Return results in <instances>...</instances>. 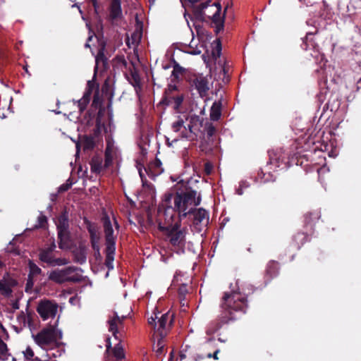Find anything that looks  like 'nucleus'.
<instances>
[{"instance_id":"bf43d9fd","label":"nucleus","mask_w":361,"mask_h":361,"mask_svg":"<svg viewBox=\"0 0 361 361\" xmlns=\"http://www.w3.org/2000/svg\"><path fill=\"white\" fill-rule=\"evenodd\" d=\"M190 137L191 139H194V137H193V136H192V135H191V136H190Z\"/></svg>"},{"instance_id":"a19ab883","label":"nucleus","mask_w":361,"mask_h":361,"mask_svg":"<svg viewBox=\"0 0 361 361\" xmlns=\"http://www.w3.org/2000/svg\"><path fill=\"white\" fill-rule=\"evenodd\" d=\"M183 121L182 120L178 121L177 122L173 124V128L175 131H178L180 128L183 126Z\"/></svg>"},{"instance_id":"13d9d810","label":"nucleus","mask_w":361,"mask_h":361,"mask_svg":"<svg viewBox=\"0 0 361 361\" xmlns=\"http://www.w3.org/2000/svg\"><path fill=\"white\" fill-rule=\"evenodd\" d=\"M80 111H82L84 109V107L80 106Z\"/></svg>"},{"instance_id":"49530a36","label":"nucleus","mask_w":361,"mask_h":361,"mask_svg":"<svg viewBox=\"0 0 361 361\" xmlns=\"http://www.w3.org/2000/svg\"><path fill=\"white\" fill-rule=\"evenodd\" d=\"M204 219H207V220L208 221L209 220V212H207L205 209H204Z\"/></svg>"},{"instance_id":"de8ad7c7","label":"nucleus","mask_w":361,"mask_h":361,"mask_svg":"<svg viewBox=\"0 0 361 361\" xmlns=\"http://www.w3.org/2000/svg\"><path fill=\"white\" fill-rule=\"evenodd\" d=\"M68 189V186L67 185H61V188H60V190L61 191H65Z\"/></svg>"},{"instance_id":"4c0bfd02","label":"nucleus","mask_w":361,"mask_h":361,"mask_svg":"<svg viewBox=\"0 0 361 361\" xmlns=\"http://www.w3.org/2000/svg\"><path fill=\"white\" fill-rule=\"evenodd\" d=\"M23 354L25 359L27 360H32L35 355L33 350L30 346L26 348V349L23 351Z\"/></svg>"},{"instance_id":"9b49d317","label":"nucleus","mask_w":361,"mask_h":361,"mask_svg":"<svg viewBox=\"0 0 361 361\" xmlns=\"http://www.w3.org/2000/svg\"><path fill=\"white\" fill-rule=\"evenodd\" d=\"M269 161L267 162V166L269 169H276L277 168L285 169L287 167L288 161L286 154L281 151H269Z\"/></svg>"},{"instance_id":"c756f323","label":"nucleus","mask_w":361,"mask_h":361,"mask_svg":"<svg viewBox=\"0 0 361 361\" xmlns=\"http://www.w3.org/2000/svg\"><path fill=\"white\" fill-rule=\"evenodd\" d=\"M257 178L260 180L261 183H265L274 181L276 178L270 171L264 172L262 169L261 171L258 172Z\"/></svg>"},{"instance_id":"72a5a7b5","label":"nucleus","mask_w":361,"mask_h":361,"mask_svg":"<svg viewBox=\"0 0 361 361\" xmlns=\"http://www.w3.org/2000/svg\"><path fill=\"white\" fill-rule=\"evenodd\" d=\"M207 132L208 137H212L216 133V127L209 122L204 124V132Z\"/></svg>"},{"instance_id":"ea45409f","label":"nucleus","mask_w":361,"mask_h":361,"mask_svg":"<svg viewBox=\"0 0 361 361\" xmlns=\"http://www.w3.org/2000/svg\"><path fill=\"white\" fill-rule=\"evenodd\" d=\"M8 350L6 344L1 340L0 338V353L1 354H6Z\"/></svg>"},{"instance_id":"a211bd4d","label":"nucleus","mask_w":361,"mask_h":361,"mask_svg":"<svg viewBox=\"0 0 361 361\" xmlns=\"http://www.w3.org/2000/svg\"><path fill=\"white\" fill-rule=\"evenodd\" d=\"M173 283L174 286L178 287V294L180 295H185L188 293L187 286L190 283V279L188 277L185 278L184 274H177L174 276Z\"/></svg>"},{"instance_id":"4be33fe9","label":"nucleus","mask_w":361,"mask_h":361,"mask_svg":"<svg viewBox=\"0 0 361 361\" xmlns=\"http://www.w3.org/2000/svg\"><path fill=\"white\" fill-rule=\"evenodd\" d=\"M107 54L104 45H102L96 56V68L105 70L108 67Z\"/></svg>"},{"instance_id":"1a4fd4ad","label":"nucleus","mask_w":361,"mask_h":361,"mask_svg":"<svg viewBox=\"0 0 361 361\" xmlns=\"http://www.w3.org/2000/svg\"><path fill=\"white\" fill-rule=\"evenodd\" d=\"M58 304L52 300H41L37 307V312L43 320L49 318H54L58 312Z\"/></svg>"},{"instance_id":"6e6d98bb","label":"nucleus","mask_w":361,"mask_h":361,"mask_svg":"<svg viewBox=\"0 0 361 361\" xmlns=\"http://www.w3.org/2000/svg\"><path fill=\"white\" fill-rule=\"evenodd\" d=\"M204 8H207V3L204 2Z\"/></svg>"},{"instance_id":"c9c22d12","label":"nucleus","mask_w":361,"mask_h":361,"mask_svg":"<svg viewBox=\"0 0 361 361\" xmlns=\"http://www.w3.org/2000/svg\"><path fill=\"white\" fill-rule=\"evenodd\" d=\"M66 227H67V219L65 216H61L59 219V222L57 224V228L58 230L60 231L61 229H63V232L66 231Z\"/></svg>"},{"instance_id":"39448f33","label":"nucleus","mask_w":361,"mask_h":361,"mask_svg":"<svg viewBox=\"0 0 361 361\" xmlns=\"http://www.w3.org/2000/svg\"><path fill=\"white\" fill-rule=\"evenodd\" d=\"M196 192L194 191L186 193H177L175 195H169L165 197V202L167 203L171 199L173 200L174 209L179 213H183L185 216L187 213L191 212L192 207L200 204L201 199L199 197L195 200Z\"/></svg>"},{"instance_id":"473e14b6","label":"nucleus","mask_w":361,"mask_h":361,"mask_svg":"<svg viewBox=\"0 0 361 361\" xmlns=\"http://www.w3.org/2000/svg\"><path fill=\"white\" fill-rule=\"evenodd\" d=\"M183 238V234L181 232L176 230H173L169 234V240L171 244L176 245L180 243Z\"/></svg>"},{"instance_id":"9d476101","label":"nucleus","mask_w":361,"mask_h":361,"mask_svg":"<svg viewBox=\"0 0 361 361\" xmlns=\"http://www.w3.org/2000/svg\"><path fill=\"white\" fill-rule=\"evenodd\" d=\"M212 6L215 7V11L212 16H208V18L211 20V23L212 24V27L214 28L216 35H218L224 30L225 13L228 8V6L225 8L223 16L221 15V6L220 3L215 2Z\"/></svg>"},{"instance_id":"0eeeda50","label":"nucleus","mask_w":361,"mask_h":361,"mask_svg":"<svg viewBox=\"0 0 361 361\" xmlns=\"http://www.w3.org/2000/svg\"><path fill=\"white\" fill-rule=\"evenodd\" d=\"M56 245L52 243L47 247L39 250V259L50 266H64L69 263V259L66 257H57L55 254Z\"/></svg>"},{"instance_id":"f03ea898","label":"nucleus","mask_w":361,"mask_h":361,"mask_svg":"<svg viewBox=\"0 0 361 361\" xmlns=\"http://www.w3.org/2000/svg\"><path fill=\"white\" fill-rule=\"evenodd\" d=\"M223 310L220 322L212 329L207 330L208 334L214 333L221 327V324H226L241 317L246 312L247 303L246 298L239 291L225 292L222 298Z\"/></svg>"},{"instance_id":"79ce46f5","label":"nucleus","mask_w":361,"mask_h":361,"mask_svg":"<svg viewBox=\"0 0 361 361\" xmlns=\"http://www.w3.org/2000/svg\"><path fill=\"white\" fill-rule=\"evenodd\" d=\"M186 352H187L186 348H182L181 350L179 352L180 361H183V360H185L186 358V357H187Z\"/></svg>"},{"instance_id":"aec40b11","label":"nucleus","mask_w":361,"mask_h":361,"mask_svg":"<svg viewBox=\"0 0 361 361\" xmlns=\"http://www.w3.org/2000/svg\"><path fill=\"white\" fill-rule=\"evenodd\" d=\"M191 91H196L200 97L203 95V77L201 75H192L190 77Z\"/></svg>"},{"instance_id":"864d4df0","label":"nucleus","mask_w":361,"mask_h":361,"mask_svg":"<svg viewBox=\"0 0 361 361\" xmlns=\"http://www.w3.org/2000/svg\"><path fill=\"white\" fill-rule=\"evenodd\" d=\"M207 357L208 358H211V357H212V354L209 353H208V354L207 355Z\"/></svg>"},{"instance_id":"6e6552de","label":"nucleus","mask_w":361,"mask_h":361,"mask_svg":"<svg viewBox=\"0 0 361 361\" xmlns=\"http://www.w3.org/2000/svg\"><path fill=\"white\" fill-rule=\"evenodd\" d=\"M172 317L173 315H171L169 313H165L159 318L157 323L155 322L158 319L157 315H155V317H151L148 319L149 324L154 329L155 337L163 338L166 336L172 324Z\"/></svg>"},{"instance_id":"3c124183","label":"nucleus","mask_w":361,"mask_h":361,"mask_svg":"<svg viewBox=\"0 0 361 361\" xmlns=\"http://www.w3.org/2000/svg\"><path fill=\"white\" fill-rule=\"evenodd\" d=\"M248 186H249V185H248V184H247V183L245 182V184H243V189H244V188H248Z\"/></svg>"},{"instance_id":"e433bc0d","label":"nucleus","mask_w":361,"mask_h":361,"mask_svg":"<svg viewBox=\"0 0 361 361\" xmlns=\"http://www.w3.org/2000/svg\"><path fill=\"white\" fill-rule=\"evenodd\" d=\"M158 340L157 348L155 349V352L157 355H160L162 354L164 351V345L163 344V342L161 341L162 338H160V337H156Z\"/></svg>"},{"instance_id":"f704fd0d","label":"nucleus","mask_w":361,"mask_h":361,"mask_svg":"<svg viewBox=\"0 0 361 361\" xmlns=\"http://www.w3.org/2000/svg\"><path fill=\"white\" fill-rule=\"evenodd\" d=\"M91 169L95 173H99L102 169V162L98 159H93L91 163Z\"/></svg>"},{"instance_id":"4d7b16f0","label":"nucleus","mask_w":361,"mask_h":361,"mask_svg":"<svg viewBox=\"0 0 361 361\" xmlns=\"http://www.w3.org/2000/svg\"><path fill=\"white\" fill-rule=\"evenodd\" d=\"M42 221H46V218L45 217H42Z\"/></svg>"},{"instance_id":"8fccbe9b","label":"nucleus","mask_w":361,"mask_h":361,"mask_svg":"<svg viewBox=\"0 0 361 361\" xmlns=\"http://www.w3.org/2000/svg\"><path fill=\"white\" fill-rule=\"evenodd\" d=\"M173 352H171V355H170V359H169V361H173Z\"/></svg>"},{"instance_id":"09e8293b","label":"nucleus","mask_w":361,"mask_h":361,"mask_svg":"<svg viewBox=\"0 0 361 361\" xmlns=\"http://www.w3.org/2000/svg\"><path fill=\"white\" fill-rule=\"evenodd\" d=\"M4 267V264L2 260L0 259V269H2Z\"/></svg>"},{"instance_id":"a878e982","label":"nucleus","mask_w":361,"mask_h":361,"mask_svg":"<svg viewBox=\"0 0 361 361\" xmlns=\"http://www.w3.org/2000/svg\"><path fill=\"white\" fill-rule=\"evenodd\" d=\"M106 265L109 269H112L114 259L115 245H106Z\"/></svg>"},{"instance_id":"412c9836","label":"nucleus","mask_w":361,"mask_h":361,"mask_svg":"<svg viewBox=\"0 0 361 361\" xmlns=\"http://www.w3.org/2000/svg\"><path fill=\"white\" fill-rule=\"evenodd\" d=\"M202 121L198 116H191L190 123L188 125V128L191 134L195 137H202Z\"/></svg>"},{"instance_id":"393cba45","label":"nucleus","mask_w":361,"mask_h":361,"mask_svg":"<svg viewBox=\"0 0 361 361\" xmlns=\"http://www.w3.org/2000/svg\"><path fill=\"white\" fill-rule=\"evenodd\" d=\"M75 261L80 264L86 261V247L80 245L73 251Z\"/></svg>"},{"instance_id":"f8f14e48","label":"nucleus","mask_w":361,"mask_h":361,"mask_svg":"<svg viewBox=\"0 0 361 361\" xmlns=\"http://www.w3.org/2000/svg\"><path fill=\"white\" fill-rule=\"evenodd\" d=\"M125 318V316L120 317L116 312H114L108 319L109 331L112 333L116 340H119L121 337L120 331L123 329V322Z\"/></svg>"},{"instance_id":"4468645a","label":"nucleus","mask_w":361,"mask_h":361,"mask_svg":"<svg viewBox=\"0 0 361 361\" xmlns=\"http://www.w3.org/2000/svg\"><path fill=\"white\" fill-rule=\"evenodd\" d=\"M317 32V30L315 29L314 32H307L305 38L302 39L301 47L303 50H312L313 52L310 53V56L313 57H317L319 54V46L313 40L312 36Z\"/></svg>"},{"instance_id":"f257e3e1","label":"nucleus","mask_w":361,"mask_h":361,"mask_svg":"<svg viewBox=\"0 0 361 361\" xmlns=\"http://www.w3.org/2000/svg\"><path fill=\"white\" fill-rule=\"evenodd\" d=\"M222 50V45L220 38H216L211 44V58L209 57L208 60H206L204 56V64L206 68L209 70V74L204 76V102L207 100L213 99V96L215 95L216 99L214 102L210 109V119L213 121H217L221 116L222 109V97L221 94L220 97L218 98V92H219L221 85L219 82H216L214 90L211 92L212 96L209 97L207 91L210 88L214 87V83L216 81V75L218 70L219 71H225L221 64L219 63V66H216V60L220 57Z\"/></svg>"},{"instance_id":"423d86ee","label":"nucleus","mask_w":361,"mask_h":361,"mask_svg":"<svg viewBox=\"0 0 361 361\" xmlns=\"http://www.w3.org/2000/svg\"><path fill=\"white\" fill-rule=\"evenodd\" d=\"M48 279L54 283L61 284L69 281H79L82 279V275L80 269L70 266L63 269L51 270L48 274Z\"/></svg>"},{"instance_id":"7ed1b4c3","label":"nucleus","mask_w":361,"mask_h":361,"mask_svg":"<svg viewBox=\"0 0 361 361\" xmlns=\"http://www.w3.org/2000/svg\"><path fill=\"white\" fill-rule=\"evenodd\" d=\"M192 4L194 12V27L197 33V38L193 37L189 45L188 53L191 54H200L203 48V3L199 0H190Z\"/></svg>"},{"instance_id":"ddd939ff","label":"nucleus","mask_w":361,"mask_h":361,"mask_svg":"<svg viewBox=\"0 0 361 361\" xmlns=\"http://www.w3.org/2000/svg\"><path fill=\"white\" fill-rule=\"evenodd\" d=\"M104 223V228L106 238V245H115V239L116 238V233H115V230L114 229V226L116 228V231L118 230V226L116 221L114 219L113 223L111 221L109 216H105L103 218Z\"/></svg>"},{"instance_id":"bb28decb","label":"nucleus","mask_w":361,"mask_h":361,"mask_svg":"<svg viewBox=\"0 0 361 361\" xmlns=\"http://www.w3.org/2000/svg\"><path fill=\"white\" fill-rule=\"evenodd\" d=\"M308 235L305 232H298L297 233L293 238V240L295 243V245L298 250L300 249V247L307 241Z\"/></svg>"},{"instance_id":"5fc2aeb1","label":"nucleus","mask_w":361,"mask_h":361,"mask_svg":"<svg viewBox=\"0 0 361 361\" xmlns=\"http://www.w3.org/2000/svg\"><path fill=\"white\" fill-rule=\"evenodd\" d=\"M92 4L94 5V6L95 7L96 6V0H92Z\"/></svg>"},{"instance_id":"603ef678","label":"nucleus","mask_w":361,"mask_h":361,"mask_svg":"<svg viewBox=\"0 0 361 361\" xmlns=\"http://www.w3.org/2000/svg\"><path fill=\"white\" fill-rule=\"evenodd\" d=\"M299 1L308 6L307 3H306V0H299Z\"/></svg>"},{"instance_id":"cd10ccee","label":"nucleus","mask_w":361,"mask_h":361,"mask_svg":"<svg viewBox=\"0 0 361 361\" xmlns=\"http://www.w3.org/2000/svg\"><path fill=\"white\" fill-rule=\"evenodd\" d=\"M59 238L60 242L59 243V247L62 250H67L70 247L69 245V238L67 232H63V229H61L58 231Z\"/></svg>"},{"instance_id":"c03bdc74","label":"nucleus","mask_w":361,"mask_h":361,"mask_svg":"<svg viewBox=\"0 0 361 361\" xmlns=\"http://www.w3.org/2000/svg\"><path fill=\"white\" fill-rule=\"evenodd\" d=\"M356 90L357 92L361 90V78L357 80L356 84Z\"/></svg>"},{"instance_id":"dca6fc26","label":"nucleus","mask_w":361,"mask_h":361,"mask_svg":"<svg viewBox=\"0 0 361 361\" xmlns=\"http://www.w3.org/2000/svg\"><path fill=\"white\" fill-rule=\"evenodd\" d=\"M279 273V264L278 262L274 260H270L265 269L264 275V283L267 286L269 283L273 279L276 277Z\"/></svg>"},{"instance_id":"5701e85b","label":"nucleus","mask_w":361,"mask_h":361,"mask_svg":"<svg viewBox=\"0 0 361 361\" xmlns=\"http://www.w3.org/2000/svg\"><path fill=\"white\" fill-rule=\"evenodd\" d=\"M16 285V281L8 274L5 275L0 280V291L2 294L9 295L12 291V287Z\"/></svg>"},{"instance_id":"f3484780","label":"nucleus","mask_w":361,"mask_h":361,"mask_svg":"<svg viewBox=\"0 0 361 361\" xmlns=\"http://www.w3.org/2000/svg\"><path fill=\"white\" fill-rule=\"evenodd\" d=\"M142 36V25L137 23L136 25L135 30L130 34V36H128L126 39V44L129 48L135 49L140 44Z\"/></svg>"},{"instance_id":"6ab92c4d","label":"nucleus","mask_w":361,"mask_h":361,"mask_svg":"<svg viewBox=\"0 0 361 361\" xmlns=\"http://www.w3.org/2000/svg\"><path fill=\"white\" fill-rule=\"evenodd\" d=\"M321 217V213L319 210H314L307 212L304 215V226L310 231H314V226Z\"/></svg>"},{"instance_id":"a18cd8bd","label":"nucleus","mask_w":361,"mask_h":361,"mask_svg":"<svg viewBox=\"0 0 361 361\" xmlns=\"http://www.w3.org/2000/svg\"><path fill=\"white\" fill-rule=\"evenodd\" d=\"M219 349H216L214 353L212 354V357H214L215 360H218V357H217V355L218 353H219Z\"/></svg>"},{"instance_id":"58836bf2","label":"nucleus","mask_w":361,"mask_h":361,"mask_svg":"<svg viewBox=\"0 0 361 361\" xmlns=\"http://www.w3.org/2000/svg\"><path fill=\"white\" fill-rule=\"evenodd\" d=\"M214 169V165L209 162L207 161L204 163V176L210 175Z\"/></svg>"},{"instance_id":"20e7f679","label":"nucleus","mask_w":361,"mask_h":361,"mask_svg":"<svg viewBox=\"0 0 361 361\" xmlns=\"http://www.w3.org/2000/svg\"><path fill=\"white\" fill-rule=\"evenodd\" d=\"M35 342L42 348H54L59 346L62 338V332L54 325H49L37 334L32 335Z\"/></svg>"},{"instance_id":"2f4dec72","label":"nucleus","mask_w":361,"mask_h":361,"mask_svg":"<svg viewBox=\"0 0 361 361\" xmlns=\"http://www.w3.org/2000/svg\"><path fill=\"white\" fill-rule=\"evenodd\" d=\"M114 150L112 146H111L109 144H108L106 152H105V166L108 167L109 166L113 161L114 157Z\"/></svg>"},{"instance_id":"7c9ffc66","label":"nucleus","mask_w":361,"mask_h":361,"mask_svg":"<svg viewBox=\"0 0 361 361\" xmlns=\"http://www.w3.org/2000/svg\"><path fill=\"white\" fill-rule=\"evenodd\" d=\"M192 213L194 216L193 224H194L195 226L196 227V228L199 231H201V230H202L201 223H202V220L203 218V216L202 214V209L200 208L197 210L192 211Z\"/></svg>"},{"instance_id":"b1692460","label":"nucleus","mask_w":361,"mask_h":361,"mask_svg":"<svg viewBox=\"0 0 361 361\" xmlns=\"http://www.w3.org/2000/svg\"><path fill=\"white\" fill-rule=\"evenodd\" d=\"M28 268H29V274L28 279L27 282V286L32 287L34 283V279L37 276L40 275L42 272L41 268H39L34 262L32 260H28Z\"/></svg>"},{"instance_id":"2eb2a0df","label":"nucleus","mask_w":361,"mask_h":361,"mask_svg":"<svg viewBox=\"0 0 361 361\" xmlns=\"http://www.w3.org/2000/svg\"><path fill=\"white\" fill-rule=\"evenodd\" d=\"M121 338L117 340L118 343L115 344L114 348H111L110 338H108L106 339V353H108L109 357H113L117 361L125 358V353L123 347L121 343Z\"/></svg>"},{"instance_id":"37998d69","label":"nucleus","mask_w":361,"mask_h":361,"mask_svg":"<svg viewBox=\"0 0 361 361\" xmlns=\"http://www.w3.org/2000/svg\"><path fill=\"white\" fill-rule=\"evenodd\" d=\"M245 184V181H241L240 183L239 187L236 189V193L239 195H242L243 194V185Z\"/></svg>"},{"instance_id":"c85d7f7f","label":"nucleus","mask_w":361,"mask_h":361,"mask_svg":"<svg viewBox=\"0 0 361 361\" xmlns=\"http://www.w3.org/2000/svg\"><path fill=\"white\" fill-rule=\"evenodd\" d=\"M121 14V2L119 0H113L111 6V15L113 18L119 17Z\"/></svg>"}]
</instances>
